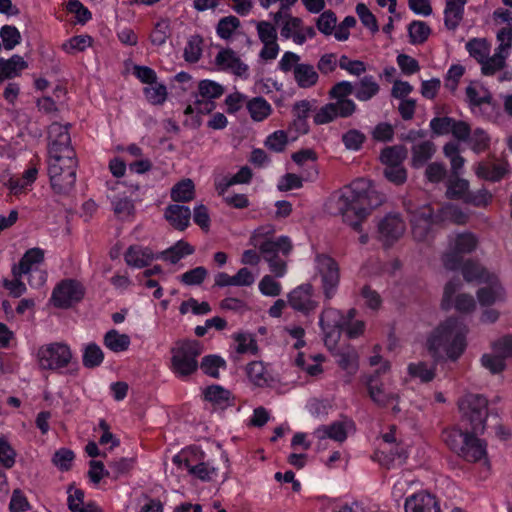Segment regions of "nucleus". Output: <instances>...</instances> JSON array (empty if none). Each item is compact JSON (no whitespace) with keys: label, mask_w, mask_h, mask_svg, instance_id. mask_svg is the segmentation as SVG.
Returning <instances> with one entry per match:
<instances>
[{"label":"nucleus","mask_w":512,"mask_h":512,"mask_svg":"<svg viewBox=\"0 0 512 512\" xmlns=\"http://www.w3.org/2000/svg\"><path fill=\"white\" fill-rule=\"evenodd\" d=\"M84 293V287L78 281L66 279L54 288L50 300L55 307L66 309L79 302Z\"/></svg>","instance_id":"13"},{"label":"nucleus","mask_w":512,"mask_h":512,"mask_svg":"<svg viewBox=\"0 0 512 512\" xmlns=\"http://www.w3.org/2000/svg\"><path fill=\"white\" fill-rule=\"evenodd\" d=\"M404 231L405 223L398 214H388L378 224L380 239L386 245L398 240Z\"/></svg>","instance_id":"19"},{"label":"nucleus","mask_w":512,"mask_h":512,"mask_svg":"<svg viewBox=\"0 0 512 512\" xmlns=\"http://www.w3.org/2000/svg\"><path fill=\"white\" fill-rule=\"evenodd\" d=\"M354 93V85L349 81L336 83L329 90V98L335 102H330L322 106L314 115L313 120L316 125L328 124L338 117L348 118L356 111V104L348 96Z\"/></svg>","instance_id":"5"},{"label":"nucleus","mask_w":512,"mask_h":512,"mask_svg":"<svg viewBox=\"0 0 512 512\" xmlns=\"http://www.w3.org/2000/svg\"><path fill=\"white\" fill-rule=\"evenodd\" d=\"M171 353L172 372L184 378L197 370V358L202 353V345L197 340H179L171 349Z\"/></svg>","instance_id":"6"},{"label":"nucleus","mask_w":512,"mask_h":512,"mask_svg":"<svg viewBox=\"0 0 512 512\" xmlns=\"http://www.w3.org/2000/svg\"><path fill=\"white\" fill-rule=\"evenodd\" d=\"M356 13L365 27H367L372 33L378 32L379 26L377 19L365 4H357Z\"/></svg>","instance_id":"63"},{"label":"nucleus","mask_w":512,"mask_h":512,"mask_svg":"<svg viewBox=\"0 0 512 512\" xmlns=\"http://www.w3.org/2000/svg\"><path fill=\"white\" fill-rule=\"evenodd\" d=\"M346 315L341 310L326 306L319 317V325L324 333V341L328 347L335 346L345 326Z\"/></svg>","instance_id":"11"},{"label":"nucleus","mask_w":512,"mask_h":512,"mask_svg":"<svg viewBox=\"0 0 512 512\" xmlns=\"http://www.w3.org/2000/svg\"><path fill=\"white\" fill-rule=\"evenodd\" d=\"M315 275L320 279V287L325 301H330L338 292L340 267L337 261L327 254H316Z\"/></svg>","instance_id":"9"},{"label":"nucleus","mask_w":512,"mask_h":512,"mask_svg":"<svg viewBox=\"0 0 512 512\" xmlns=\"http://www.w3.org/2000/svg\"><path fill=\"white\" fill-rule=\"evenodd\" d=\"M28 67V63L22 56L14 54L9 59L0 58V83L20 76Z\"/></svg>","instance_id":"29"},{"label":"nucleus","mask_w":512,"mask_h":512,"mask_svg":"<svg viewBox=\"0 0 512 512\" xmlns=\"http://www.w3.org/2000/svg\"><path fill=\"white\" fill-rule=\"evenodd\" d=\"M215 64L220 70L230 71L240 77H247L246 65L232 49H223L215 57Z\"/></svg>","instance_id":"21"},{"label":"nucleus","mask_w":512,"mask_h":512,"mask_svg":"<svg viewBox=\"0 0 512 512\" xmlns=\"http://www.w3.org/2000/svg\"><path fill=\"white\" fill-rule=\"evenodd\" d=\"M355 424L353 420L344 417L341 420L334 421L329 425L319 426L313 433L319 441L331 439L336 442H344L349 432L354 431Z\"/></svg>","instance_id":"18"},{"label":"nucleus","mask_w":512,"mask_h":512,"mask_svg":"<svg viewBox=\"0 0 512 512\" xmlns=\"http://www.w3.org/2000/svg\"><path fill=\"white\" fill-rule=\"evenodd\" d=\"M230 396V391L219 385L209 386L204 391L205 399L217 405H225L228 403Z\"/></svg>","instance_id":"52"},{"label":"nucleus","mask_w":512,"mask_h":512,"mask_svg":"<svg viewBox=\"0 0 512 512\" xmlns=\"http://www.w3.org/2000/svg\"><path fill=\"white\" fill-rule=\"evenodd\" d=\"M224 91V87L213 80H201L194 102L195 109L200 113H210L215 108L213 100L220 98Z\"/></svg>","instance_id":"15"},{"label":"nucleus","mask_w":512,"mask_h":512,"mask_svg":"<svg viewBox=\"0 0 512 512\" xmlns=\"http://www.w3.org/2000/svg\"><path fill=\"white\" fill-rule=\"evenodd\" d=\"M134 465L133 458H120L109 463L110 476L113 479H118L128 474Z\"/></svg>","instance_id":"61"},{"label":"nucleus","mask_w":512,"mask_h":512,"mask_svg":"<svg viewBox=\"0 0 512 512\" xmlns=\"http://www.w3.org/2000/svg\"><path fill=\"white\" fill-rule=\"evenodd\" d=\"M467 0H445L444 25L448 30H456L464 16Z\"/></svg>","instance_id":"26"},{"label":"nucleus","mask_w":512,"mask_h":512,"mask_svg":"<svg viewBox=\"0 0 512 512\" xmlns=\"http://www.w3.org/2000/svg\"><path fill=\"white\" fill-rule=\"evenodd\" d=\"M235 341V351L238 354L255 355L258 352V345L255 336L251 333H236L233 335Z\"/></svg>","instance_id":"41"},{"label":"nucleus","mask_w":512,"mask_h":512,"mask_svg":"<svg viewBox=\"0 0 512 512\" xmlns=\"http://www.w3.org/2000/svg\"><path fill=\"white\" fill-rule=\"evenodd\" d=\"M462 274L467 282L476 281L479 283H483L491 275L479 263L473 261H467L463 264Z\"/></svg>","instance_id":"43"},{"label":"nucleus","mask_w":512,"mask_h":512,"mask_svg":"<svg viewBox=\"0 0 512 512\" xmlns=\"http://www.w3.org/2000/svg\"><path fill=\"white\" fill-rule=\"evenodd\" d=\"M469 192V183L467 180L456 177L450 179L447 187V196L454 199H462L465 201V197Z\"/></svg>","instance_id":"54"},{"label":"nucleus","mask_w":512,"mask_h":512,"mask_svg":"<svg viewBox=\"0 0 512 512\" xmlns=\"http://www.w3.org/2000/svg\"><path fill=\"white\" fill-rule=\"evenodd\" d=\"M412 235L418 242L428 241L432 234V225L440 221H451L456 224H465L468 215L455 205L442 206L438 213L430 205H423L409 210Z\"/></svg>","instance_id":"4"},{"label":"nucleus","mask_w":512,"mask_h":512,"mask_svg":"<svg viewBox=\"0 0 512 512\" xmlns=\"http://www.w3.org/2000/svg\"><path fill=\"white\" fill-rule=\"evenodd\" d=\"M436 146L430 140L413 144L411 147V166L419 169L423 167L435 154Z\"/></svg>","instance_id":"28"},{"label":"nucleus","mask_w":512,"mask_h":512,"mask_svg":"<svg viewBox=\"0 0 512 512\" xmlns=\"http://www.w3.org/2000/svg\"><path fill=\"white\" fill-rule=\"evenodd\" d=\"M144 95L151 104L159 105L165 102L167 89L164 84L154 83L144 88Z\"/></svg>","instance_id":"57"},{"label":"nucleus","mask_w":512,"mask_h":512,"mask_svg":"<svg viewBox=\"0 0 512 512\" xmlns=\"http://www.w3.org/2000/svg\"><path fill=\"white\" fill-rule=\"evenodd\" d=\"M407 153L408 151L403 145L386 147L381 151L380 160L386 167L402 165V162L407 157Z\"/></svg>","instance_id":"39"},{"label":"nucleus","mask_w":512,"mask_h":512,"mask_svg":"<svg viewBox=\"0 0 512 512\" xmlns=\"http://www.w3.org/2000/svg\"><path fill=\"white\" fill-rule=\"evenodd\" d=\"M44 250L38 247L28 249L18 264H14L11 269L13 276H23L33 270L34 265L41 264L44 261Z\"/></svg>","instance_id":"25"},{"label":"nucleus","mask_w":512,"mask_h":512,"mask_svg":"<svg viewBox=\"0 0 512 512\" xmlns=\"http://www.w3.org/2000/svg\"><path fill=\"white\" fill-rule=\"evenodd\" d=\"M356 309L351 308L348 310L346 314L345 326L343 330H345L348 338L354 339L362 335L365 331V322L362 320H355Z\"/></svg>","instance_id":"49"},{"label":"nucleus","mask_w":512,"mask_h":512,"mask_svg":"<svg viewBox=\"0 0 512 512\" xmlns=\"http://www.w3.org/2000/svg\"><path fill=\"white\" fill-rule=\"evenodd\" d=\"M0 37L6 50H11L21 41L19 30L15 26L5 25L0 29Z\"/></svg>","instance_id":"60"},{"label":"nucleus","mask_w":512,"mask_h":512,"mask_svg":"<svg viewBox=\"0 0 512 512\" xmlns=\"http://www.w3.org/2000/svg\"><path fill=\"white\" fill-rule=\"evenodd\" d=\"M292 249H289L285 252L281 246L269 247L268 251L261 250L260 253L263 259L268 263L269 269L271 273L275 275V277H283L287 271V263L284 258H286Z\"/></svg>","instance_id":"23"},{"label":"nucleus","mask_w":512,"mask_h":512,"mask_svg":"<svg viewBox=\"0 0 512 512\" xmlns=\"http://www.w3.org/2000/svg\"><path fill=\"white\" fill-rule=\"evenodd\" d=\"M165 218L174 228L182 231L189 226L191 211L187 206L172 204L166 208Z\"/></svg>","instance_id":"31"},{"label":"nucleus","mask_w":512,"mask_h":512,"mask_svg":"<svg viewBox=\"0 0 512 512\" xmlns=\"http://www.w3.org/2000/svg\"><path fill=\"white\" fill-rule=\"evenodd\" d=\"M466 326L456 318L441 323L428 337L427 349L434 358L444 354L456 360L465 350Z\"/></svg>","instance_id":"3"},{"label":"nucleus","mask_w":512,"mask_h":512,"mask_svg":"<svg viewBox=\"0 0 512 512\" xmlns=\"http://www.w3.org/2000/svg\"><path fill=\"white\" fill-rule=\"evenodd\" d=\"M200 368L204 374L219 378V369L226 368V361L218 355H207L202 358Z\"/></svg>","instance_id":"47"},{"label":"nucleus","mask_w":512,"mask_h":512,"mask_svg":"<svg viewBox=\"0 0 512 512\" xmlns=\"http://www.w3.org/2000/svg\"><path fill=\"white\" fill-rule=\"evenodd\" d=\"M384 202V195L379 193L371 181L358 178L349 185L334 191L326 202L330 214L342 216L343 221L355 231L361 232V224Z\"/></svg>","instance_id":"2"},{"label":"nucleus","mask_w":512,"mask_h":512,"mask_svg":"<svg viewBox=\"0 0 512 512\" xmlns=\"http://www.w3.org/2000/svg\"><path fill=\"white\" fill-rule=\"evenodd\" d=\"M239 26L240 20L237 17L227 16L219 20L216 31L220 38L229 39Z\"/></svg>","instance_id":"56"},{"label":"nucleus","mask_w":512,"mask_h":512,"mask_svg":"<svg viewBox=\"0 0 512 512\" xmlns=\"http://www.w3.org/2000/svg\"><path fill=\"white\" fill-rule=\"evenodd\" d=\"M77 159L75 157L49 158L48 173L53 190L58 194H66L76 182Z\"/></svg>","instance_id":"7"},{"label":"nucleus","mask_w":512,"mask_h":512,"mask_svg":"<svg viewBox=\"0 0 512 512\" xmlns=\"http://www.w3.org/2000/svg\"><path fill=\"white\" fill-rule=\"evenodd\" d=\"M104 353L96 343H89L85 346L82 362L86 368H95L102 364Z\"/></svg>","instance_id":"46"},{"label":"nucleus","mask_w":512,"mask_h":512,"mask_svg":"<svg viewBox=\"0 0 512 512\" xmlns=\"http://www.w3.org/2000/svg\"><path fill=\"white\" fill-rule=\"evenodd\" d=\"M475 172L479 178L489 181H499L504 177L507 169L504 164L481 162L477 165Z\"/></svg>","instance_id":"38"},{"label":"nucleus","mask_w":512,"mask_h":512,"mask_svg":"<svg viewBox=\"0 0 512 512\" xmlns=\"http://www.w3.org/2000/svg\"><path fill=\"white\" fill-rule=\"evenodd\" d=\"M246 108L251 118L256 122L265 120L272 112V106L263 97H254L247 101Z\"/></svg>","instance_id":"36"},{"label":"nucleus","mask_w":512,"mask_h":512,"mask_svg":"<svg viewBox=\"0 0 512 512\" xmlns=\"http://www.w3.org/2000/svg\"><path fill=\"white\" fill-rule=\"evenodd\" d=\"M365 140V134L357 129H350L342 135V142L348 150H360Z\"/></svg>","instance_id":"59"},{"label":"nucleus","mask_w":512,"mask_h":512,"mask_svg":"<svg viewBox=\"0 0 512 512\" xmlns=\"http://www.w3.org/2000/svg\"><path fill=\"white\" fill-rule=\"evenodd\" d=\"M466 49L469 55L476 59L480 64L489 56V46L483 39L474 38L467 42Z\"/></svg>","instance_id":"51"},{"label":"nucleus","mask_w":512,"mask_h":512,"mask_svg":"<svg viewBox=\"0 0 512 512\" xmlns=\"http://www.w3.org/2000/svg\"><path fill=\"white\" fill-rule=\"evenodd\" d=\"M483 283H486L487 286L477 291V298L481 306H491L505 301V290L494 274H491Z\"/></svg>","instance_id":"20"},{"label":"nucleus","mask_w":512,"mask_h":512,"mask_svg":"<svg viewBox=\"0 0 512 512\" xmlns=\"http://www.w3.org/2000/svg\"><path fill=\"white\" fill-rule=\"evenodd\" d=\"M337 364L350 376L356 374L359 368L358 353L354 348L347 347L336 353Z\"/></svg>","instance_id":"35"},{"label":"nucleus","mask_w":512,"mask_h":512,"mask_svg":"<svg viewBox=\"0 0 512 512\" xmlns=\"http://www.w3.org/2000/svg\"><path fill=\"white\" fill-rule=\"evenodd\" d=\"M293 76L298 87L303 89L314 87L319 81L317 70L313 65L308 63L297 65Z\"/></svg>","instance_id":"33"},{"label":"nucleus","mask_w":512,"mask_h":512,"mask_svg":"<svg viewBox=\"0 0 512 512\" xmlns=\"http://www.w3.org/2000/svg\"><path fill=\"white\" fill-rule=\"evenodd\" d=\"M431 34V29L424 21L414 20L408 25L409 42L413 45L423 44Z\"/></svg>","instance_id":"42"},{"label":"nucleus","mask_w":512,"mask_h":512,"mask_svg":"<svg viewBox=\"0 0 512 512\" xmlns=\"http://www.w3.org/2000/svg\"><path fill=\"white\" fill-rule=\"evenodd\" d=\"M302 23L301 18L294 17L291 14H285L280 30L281 37L284 39H292L297 45H303L305 43V37L300 34Z\"/></svg>","instance_id":"30"},{"label":"nucleus","mask_w":512,"mask_h":512,"mask_svg":"<svg viewBox=\"0 0 512 512\" xmlns=\"http://www.w3.org/2000/svg\"><path fill=\"white\" fill-rule=\"evenodd\" d=\"M194 197V183L191 179H184L173 186L171 198L174 202H188Z\"/></svg>","instance_id":"45"},{"label":"nucleus","mask_w":512,"mask_h":512,"mask_svg":"<svg viewBox=\"0 0 512 512\" xmlns=\"http://www.w3.org/2000/svg\"><path fill=\"white\" fill-rule=\"evenodd\" d=\"M275 233V228L271 224L262 225L255 229L250 236L249 244L254 248H258L259 251H268L269 247L281 246V248L287 252L292 249V243L289 237L281 236L277 240H272V236Z\"/></svg>","instance_id":"14"},{"label":"nucleus","mask_w":512,"mask_h":512,"mask_svg":"<svg viewBox=\"0 0 512 512\" xmlns=\"http://www.w3.org/2000/svg\"><path fill=\"white\" fill-rule=\"evenodd\" d=\"M487 400L479 394L465 395L459 401V409L472 429V432L458 428L447 429L442 437L448 448L467 462H478L486 459V443L475 435L482 433L488 416Z\"/></svg>","instance_id":"1"},{"label":"nucleus","mask_w":512,"mask_h":512,"mask_svg":"<svg viewBox=\"0 0 512 512\" xmlns=\"http://www.w3.org/2000/svg\"><path fill=\"white\" fill-rule=\"evenodd\" d=\"M337 17L334 12L324 11L316 21L317 29L324 35L330 36L336 28Z\"/></svg>","instance_id":"55"},{"label":"nucleus","mask_w":512,"mask_h":512,"mask_svg":"<svg viewBox=\"0 0 512 512\" xmlns=\"http://www.w3.org/2000/svg\"><path fill=\"white\" fill-rule=\"evenodd\" d=\"M290 135L287 131L278 130L268 136L265 145L268 149L275 152H282L287 145Z\"/></svg>","instance_id":"64"},{"label":"nucleus","mask_w":512,"mask_h":512,"mask_svg":"<svg viewBox=\"0 0 512 512\" xmlns=\"http://www.w3.org/2000/svg\"><path fill=\"white\" fill-rule=\"evenodd\" d=\"M103 342L109 350L119 353L126 351L131 341L127 334H121L117 330L111 329L104 335Z\"/></svg>","instance_id":"37"},{"label":"nucleus","mask_w":512,"mask_h":512,"mask_svg":"<svg viewBox=\"0 0 512 512\" xmlns=\"http://www.w3.org/2000/svg\"><path fill=\"white\" fill-rule=\"evenodd\" d=\"M256 30L258 38L263 44L259 56L265 61L274 60L280 50L275 26L268 21H259L256 23Z\"/></svg>","instance_id":"17"},{"label":"nucleus","mask_w":512,"mask_h":512,"mask_svg":"<svg viewBox=\"0 0 512 512\" xmlns=\"http://www.w3.org/2000/svg\"><path fill=\"white\" fill-rule=\"evenodd\" d=\"M408 373L411 377L420 379L421 382L427 383L434 379L435 368L425 362L410 363L408 365Z\"/></svg>","instance_id":"48"},{"label":"nucleus","mask_w":512,"mask_h":512,"mask_svg":"<svg viewBox=\"0 0 512 512\" xmlns=\"http://www.w3.org/2000/svg\"><path fill=\"white\" fill-rule=\"evenodd\" d=\"M36 360L40 370L61 372L72 362L73 353L67 343L51 342L38 348Z\"/></svg>","instance_id":"8"},{"label":"nucleus","mask_w":512,"mask_h":512,"mask_svg":"<svg viewBox=\"0 0 512 512\" xmlns=\"http://www.w3.org/2000/svg\"><path fill=\"white\" fill-rule=\"evenodd\" d=\"M208 276V271L203 266H198L180 275L179 280L187 286L200 285Z\"/></svg>","instance_id":"53"},{"label":"nucleus","mask_w":512,"mask_h":512,"mask_svg":"<svg viewBox=\"0 0 512 512\" xmlns=\"http://www.w3.org/2000/svg\"><path fill=\"white\" fill-rule=\"evenodd\" d=\"M171 35V24L169 19L158 20L150 34V41L154 46H163Z\"/></svg>","instance_id":"44"},{"label":"nucleus","mask_w":512,"mask_h":512,"mask_svg":"<svg viewBox=\"0 0 512 512\" xmlns=\"http://www.w3.org/2000/svg\"><path fill=\"white\" fill-rule=\"evenodd\" d=\"M466 96L470 104L474 106L490 103L492 100V95L487 89L473 84L466 88Z\"/></svg>","instance_id":"50"},{"label":"nucleus","mask_w":512,"mask_h":512,"mask_svg":"<svg viewBox=\"0 0 512 512\" xmlns=\"http://www.w3.org/2000/svg\"><path fill=\"white\" fill-rule=\"evenodd\" d=\"M113 211L120 219H127L134 213V204L127 197H114L112 199Z\"/></svg>","instance_id":"62"},{"label":"nucleus","mask_w":512,"mask_h":512,"mask_svg":"<svg viewBox=\"0 0 512 512\" xmlns=\"http://www.w3.org/2000/svg\"><path fill=\"white\" fill-rule=\"evenodd\" d=\"M49 158L51 157H75L76 153L71 146V137L68 126L54 122L49 126Z\"/></svg>","instance_id":"12"},{"label":"nucleus","mask_w":512,"mask_h":512,"mask_svg":"<svg viewBox=\"0 0 512 512\" xmlns=\"http://www.w3.org/2000/svg\"><path fill=\"white\" fill-rule=\"evenodd\" d=\"M125 262L133 268H144L148 266L154 259L153 252L140 245L130 246L124 254Z\"/></svg>","instance_id":"27"},{"label":"nucleus","mask_w":512,"mask_h":512,"mask_svg":"<svg viewBox=\"0 0 512 512\" xmlns=\"http://www.w3.org/2000/svg\"><path fill=\"white\" fill-rule=\"evenodd\" d=\"M38 169L36 165L29 167L22 175L21 178H17L15 180H11L10 188L14 193H18L19 191L25 189L27 186L31 185L37 178Z\"/></svg>","instance_id":"58"},{"label":"nucleus","mask_w":512,"mask_h":512,"mask_svg":"<svg viewBox=\"0 0 512 512\" xmlns=\"http://www.w3.org/2000/svg\"><path fill=\"white\" fill-rule=\"evenodd\" d=\"M288 304L304 315L314 312L319 303L314 299V288L310 283L297 286L288 294Z\"/></svg>","instance_id":"16"},{"label":"nucleus","mask_w":512,"mask_h":512,"mask_svg":"<svg viewBox=\"0 0 512 512\" xmlns=\"http://www.w3.org/2000/svg\"><path fill=\"white\" fill-rule=\"evenodd\" d=\"M405 512H440V506L433 495L419 492L406 499Z\"/></svg>","instance_id":"22"},{"label":"nucleus","mask_w":512,"mask_h":512,"mask_svg":"<svg viewBox=\"0 0 512 512\" xmlns=\"http://www.w3.org/2000/svg\"><path fill=\"white\" fill-rule=\"evenodd\" d=\"M203 52V38L200 35H192L188 38L184 47L183 58L186 62L197 63Z\"/></svg>","instance_id":"40"},{"label":"nucleus","mask_w":512,"mask_h":512,"mask_svg":"<svg viewBox=\"0 0 512 512\" xmlns=\"http://www.w3.org/2000/svg\"><path fill=\"white\" fill-rule=\"evenodd\" d=\"M478 240L473 233L456 234L449 240V250L443 255L442 261L446 269L457 270L462 263V256L473 252Z\"/></svg>","instance_id":"10"},{"label":"nucleus","mask_w":512,"mask_h":512,"mask_svg":"<svg viewBox=\"0 0 512 512\" xmlns=\"http://www.w3.org/2000/svg\"><path fill=\"white\" fill-rule=\"evenodd\" d=\"M380 91V86L372 75H365L354 86L355 97L362 102L369 101Z\"/></svg>","instance_id":"34"},{"label":"nucleus","mask_w":512,"mask_h":512,"mask_svg":"<svg viewBox=\"0 0 512 512\" xmlns=\"http://www.w3.org/2000/svg\"><path fill=\"white\" fill-rule=\"evenodd\" d=\"M246 375L249 381L257 387L270 386L273 381L272 376L267 371L264 363L261 361H252L246 366Z\"/></svg>","instance_id":"32"},{"label":"nucleus","mask_w":512,"mask_h":512,"mask_svg":"<svg viewBox=\"0 0 512 512\" xmlns=\"http://www.w3.org/2000/svg\"><path fill=\"white\" fill-rule=\"evenodd\" d=\"M366 385L371 400L380 407H386L398 400V395L388 390L383 383H379L375 376H369Z\"/></svg>","instance_id":"24"}]
</instances>
